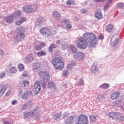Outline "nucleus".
<instances>
[{
  "instance_id": "obj_32",
  "label": "nucleus",
  "mask_w": 124,
  "mask_h": 124,
  "mask_svg": "<svg viewBox=\"0 0 124 124\" xmlns=\"http://www.w3.org/2000/svg\"><path fill=\"white\" fill-rule=\"evenodd\" d=\"M18 68L19 71H23L25 68L24 67V65L23 64H19L18 65Z\"/></svg>"
},
{
  "instance_id": "obj_61",
  "label": "nucleus",
  "mask_w": 124,
  "mask_h": 124,
  "mask_svg": "<svg viewBox=\"0 0 124 124\" xmlns=\"http://www.w3.org/2000/svg\"><path fill=\"white\" fill-rule=\"evenodd\" d=\"M23 76L24 77H27V76H28V74H25V73H23Z\"/></svg>"
},
{
  "instance_id": "obj_59",
  "label": "nucleus",
  "mask_w": 124,
  "mask_h": 124,
  "mask_svg": "<svg viewBox=\"0 0 124 124\" xmlns=\"http://www.w3.org/2000/svg\"><path fill=\"white\" fill-rule=\"evenodd\" d=\"M94 1H95V2H98V1H101V2H103L104 1V0H94Z\"/></svg>"
},
{
  "instance_id": "obj_63",
  "label": "nucleus",
  "mask_w": 124,
  "mask_h": 124,
  "mask_svg": "<svg viewBox=\"0 0 124 124\" xmlns=\"http://www.w3.org/2000/svg\"><path fill=\"white\" fill-rule=\"evenodd\" d=\"M22 93H23V91H20V94H22Z\"/></svg>"
},
{
  "instance_id": "obj_10",
  "label": "nucleus",
  "mask_w": 124,
  "mask_h": 124,
  "mask_svg": "<svg viewBox=\"0 0 124 124\" xmlns=\"http://www.w3.org/2000/svg\"><path fill=\"white\" fill-rule=\"evenodd\" d=\"M4 20L5 22H6V23L11 24V23H13V20H14V16L12 15H9L8 16L5 17L4 18Z\"/></svg>"
},
{
  "instance_id": "obj_25",
  "label": "nucleus",
  "mask_w": 124,
  "mask_h": 124,
  "mask_svg": "<svg viewBox=\"0 0 124 124\" xmlns=\"http://www.w3.org/2000/svg\"><path fill=\"white\" fill-rule=\"evenodd\" d=\"M118 41V39H116L114 41V37H112L111 40V44L112 46H116L117 45V42Z\"/></svg>"
},
{
  "instance_id": "obj_24",
  "label": "nucleus",
  "mask_w": 124,
  "mask_h": 124,
  "mask_svg": "<svg viewBox=\"0 0 124 124\" xmlns=\"http://www.w3.org/2000/svg\"><path fill=\"white\" fill-rule=\"evenodd\" d=\"M37 56H38V57H42L43 56H45V55H46V52L44 51L43 50H42L41 51L38 52L36 53Z\"/></svg>"
},
{
  "instance_id": "obj_29",
  "label": "nucleus",
  "mask_w": 124,
  "mask_h": 124,
  "mask_svg": "<svg viewBox=\"0 0 124 124\" xmlns=\"http://www.w3.org/2000/svg\"><path fill=\"white\" fill-rule=\"evenodd\" d=\"M32 115H33V112H29L28 113H26L24 115L25 118H29L30 117H32Z\"/></svg>"
},
{
  "instance_id": "obj_22",
  "label": "nucleus",
  "mask_w": 124,
  "mask_h": 124,
  "mask_svg": "<svg viewBox=\"0 0 124 124\" xmlns=\"http://www.w3.org/2000/svg\"><path fill=\"white\" fill-rule=\"evenodd\" d=\"M56 48H57V45L55 44H51L50 46L49 47V52L52 53V52H53V49H55Z\"/></svg>"
},
{
  "instance_id": "obj_48",
  "label": "nucleus",
  "mask_w": 124,
  "mask_h": 124,
  "mask_svg": "<svg viewBox=\"0 0 124 124\" xmlns=\"http://www.w3.org/2000/svg\"><path fill=\"white\" fill-rule=\"evenodd\" d=\"M10 93H11V90L8 91L5 94L6 96H8L10 95Z\"/></svg>"
},
{
  "instance_id": "obj_18",
  "label": "nucleus",
  "mask_w": 124,
  "mask_h": 124,
  "mask_svg": "<svg viewBox=\"0 0 124 124\" xmlns=\"http://www.w3.org/2000/svg\"><path fill=\"white\" fill-rule=\"evenodd\" d=\"M53 16L56 20H60V18H61V14L57 11H54L53 12Z\"/></svg>"
},
{
  "instance_id": "obj_38",
  "label": "nucleus",
  "mask_w": 124,
  "mask_h": 124,
  "mask_svg": "<svg viewBox=\"0 0 124 124\" xmlns=\"http://www.w3.org/2000/svg\"><path fill=\"white\" fill-rule=\"evenodd\" d=\"M68 74H69V73L68 72V71H67L66 70L63 71V75L64 76L66 77V76H67V75H68Z\"/></svg>"
},
{
  "instance_id": "obj_47",
  "label": "nucleus",
  "mask_w": 124,
  "mask_h": 124,
  "mask_svg": "<svg viewBox=\"0 0 124 124\" xmlns=\"http://www.w3.org/2000/svg\"><path fill=\"white\" fill-rule=\"evenodd\" d=\"M68 117V113H65L63 114V118L66 119Z\"/></svg>"
},
{
  "instance_id": "obj_3",
  "label": "nucleus",
  "mask_w": 124,
  "mask_h": 124,
  "mask_svg": "<svg viewBox=\"0 0 124 124\" xmlns=\"http://www.w3.org/2000/svg\"><path fill=\"white\" fill-rule=\"evenodd\" d=\"M108 115L109 118H111L114 121H116V122H118V123H122L124 121V114L119 111L109 112Z\"/></svg>"
},
{
  "instance_id": "obj_7",
  "label": "nucleus",
  "mask_w": 124,
  "mask_h": 124,
  "mask_svg": "<svg viewBox=\"0 0 124 124\" xmlns=\"http://www.w3.org/2000/svg\"><path fill=\"white\" fill-rule=\"evenodd\" d=\"M33 91L36 94H37L41 91V86H40V84L38 81L36 82L34 85Z\"/></svg>"
},
{
  "instance_id": "obj_5",
  "label": "nucleus",
  "mask_w": 124,
  "mask_h": 124,
  "mask_svg": "<svg viewBox=\"0 0 124 124\" xmlns=\"http://www.w3.org/2000/svg\"><path fill=\"white\" fill-rule=\"evenodd\" d=\"M78 121L77 124H88L89 119L88 116L85 114H80L77 118Z\"/></svg>"
},
{
  "instance_id": "obj_23",
  "label": "nucleus",
  "mask_w": 124,
  "mask_h": 124,
  "mask_svg": "<svg viewBox=\"0 0 124 124\" xmlns=\"http://www.w3.org/2000/svg\"><path fill=\"white\" fill-rule=\"evenodd\" d=\"M34 114L35 118H39L40 117V113L38 109H34L33 112V115Z\"/></svg>"
},
{
  "instance_id": "obj_4",
  "label": "nucleus",
  "mask_w": 124,
  "mask_h": 124,
  "mask_svg": "<svg viewBox=\"0 0 124 124\" xmlns=\"http://www.w3.org/2000/svg\"><path fill=\"white\" fill-rule=\"evenodd\" d=\"M16 31H18V32L15 38L16 40H17V41H22V40H24V39L26 38L25 28L20 26Z\"/></svg>"
},
{
  "instance_id": "obj_62",
  "label": "nucleus",
  "mask_w": 124,
  "mask_h": 124,
  "mask_svg": "<svg viewBox=\"0 0 124 124\" xmlns=\"http://www.w3.org/2000/svg\"><path fill=\"white\" fill-rule=\"evenodd\" d=\"M2 54H3V51L1 50V49H0V55H1Z\"/></svg>"
},
{
  "instance_id": "obj_44",
  "label": "nucleus",
  "mask_w": 124,
  "mask_h": 124,
  "mask_svg": "<svg viewBox=\"0 0 124 124\" xmlns=\"http://www.w3.org/2000/svg\"><path fill=\"white\" fill-rule=\"evenodd\" d=\"M40 45H41L40 46H41V47H42V48H43L46 46V44H45V43L43 42H41Z\"/></svg>"
},
{
  "instance_id": "obj_41",
  "label": "nucleus",
  "mask_w": 124,
  "mask_h": 124,
  "mask_svg": "<svg viewBox=\"0 0 124 124\" xmlns=\"http://www.w3.org/2000/svg\"><path fill=\"white\" fill-rule=\"evenodd\" d=\"M117 7H124V4L123 3H119L117 4Z\"/></svg>"
},
{
  "instance_id": "obj_35",
  "label": "nucleus",
  "mask_w": 124,
  "mask_h": 124,
  "mask_svg": "<svg viewBox=\"0 0 124 124\" xmlns=\"http://www.w3.org/2000/svg\"><path fill=\"white\" fill-rule=\"evenodd\" d=\"M10 71L12 73H16L17 72V69L15 67H12L10 69Z\"/></svg>"
},
{
  "instance_id": "obj_15",
  "label": "nucleus",
  "mask_w": 124,
  "mask_h": 124,
  "mask_svg": "<svg viewBox=\"0 0 124 124\" xmlns=\"http://www.w3.org/2000/svg\"><path fill=\"white\" fill-rule=\"evenodd\" d=\"M74 119H75V115L71 116L69 119H66V120L65 121V124H72L73 121H74Z\"/></svg>"
},
{
  "instance_id": "obj_17",
  "label": "nucleus",
  "mask_w": 124,
  "mask_h": 124,
  "mask_svg": "<svg viewBox=\"0 0 124 124\" xmlns=\"http://www.w3.org/2000/svg\"><path fill=\"white\" fill-rule=\"evenodd\" d=\"M31 94V92L29 91H27L21 96L22 99H27L30 95Z\"/></svg>"
},
{
  "instance_id": "obj_46",
  "label": "nucleus",
  "mask_w": 124,
  "mask_h": 124,
  "mask_svg": "<svg viewBox=\"0 0 124 124\" xmlns=\"http://www.w3.org/2000/svg\"><path fill=\"white\" fill-rule=\"evenodd\" d=\"M23 24L21 20L17 21L16 22V24L17 25V26H20V25H22Z\"/></svg>"
},
{
  "instance_id": "obj_13",
  "label": "nucleus",
  "mask_w": 124,
  "mask_h": 124,
  "mask_svg": "<svg viewBox=\"0 0 124 124\" xmlns=\"http://www.w3.org/2000/svg\"><path fill=\"white\" fill-rule=\"evenodd\" d=\"M120 94H121L120 92H116L115 93H113L110 95V98L112 99V100L118 99V98L120 97Z\"/></svg>"
},
{
  "instance_id": "obj_26",
  "label": "nucleus",
  "mask_w": 124,
  "mask_h": 124,
  "mask_svg": "<svg viewBox=\"0 0 124 124\" xmlns=\"http://www.w3.org/2000/svg\"><path fill=\"white\" fill-rule=\"evenodd\" d=\"M109 85L108 84L104 83L100 86V89H104L105 90H106L107 89H108V88H109Z\"/></svg>"
},
{
  "instance_id": "obj_28",
  "label": "nucleus",
  "mask_w": 124,
  "mask_h": 124,
  "mask_svg": "<svg viewBox=\"0 0 124 124\" xmlns=\"http://www.w3.org/2000/svg\"><path fill=\"white\" fill-rule=\"evenodd\" d=\"M62 116V112H59L54 116V120H58V119H60L61 118V116Z\"/></svg>"
},
{
  "instance_id": "obj_43",
  "label": "nucleus",
  "mask_w": 124,
  "mask_h": 124,
  "mask_svg": "<svg viewBox=\"0 0 124 124\" xmlns=\"http://www.w3.org/2000/svg\"><path fill=\"white\" fill-rule=\"evenodd\" d=\"M102 98H103L102 95H97V100H99V101H100L102 99Z\"/></svg>"
},
{
  "instance_id": "obj_53",
  "label": "nucleus",
  "mask_w": 124,
  "mask_h": 124,
  "mask_svg": "<svg viewBox=\"0 0 124 124\" xmlns=\"http://www.w3.org/2000/svg\"><path fill=\"white\" fill-rule=\"evenodd\" d=\"M16 103H17V100H13L12 102V105H15V104H16Z\"/></svg>"
},
{
  "instance_id": "obj_56",
  "label": "nucleus",
  "mask_w": 124,
  "mask_h": 124,
  "mask_svg": "<svg viewBox=\"0 0 124 124\" xmlns=\"http://www.w3.org/2000/svg\"><path fill=\"white\" fill-rule=\"evenodd\" d=\"M66 27L68 29H71L72 26L70 24H68Z\"/></svg>"
},
{
  "instance_id": "obj_60",
  "label": "nucleus",
  "mask_w": 124,
  "mask_h": 124,
  "mask_svg": "<svg viewBox=\"0 0 124 124\" xmlns=\"http://www.w3.org/2000/svg\"><path fill=\"white\" fill-rule=\"evenodd\" d=\"M56 44L59 45L61 44V40H58L56 42Z\"/></svg>"
},
{
  "instance_id": "obj_37",
  "label": "nucleus",
  "mask_w": 124,
  "mask_h": 124,
  "mask_svg": "<svg viewBox=\"0 0 124 124\" xmlns=\"http://www.w3.org/2000/svg\"><path fill=\"white\" fill-rule=\"evenodd\" d=\"M41 49H42V47H41V46L38 45L35 46V50L36 51H40Z\"/></svg>"
},
{
  "instance_id": "obj_42",
  "label": "nucleus",
  "mask_w": 124,
  "mask_h": 124,
  "mask_svg": "<svg viewBox=\"0 0 124 124\" xmlns=\"http://www.w3.org/2000/svg\"><path fill=\"white\" fill-rule=\"evenodd\" d=\"M84 85V81L82 79H80L78 82V86H83Z\"/></svg>"
},
{
  "instance_id": "obj_9",
  "label": "nucleus",
  "mask_w": 124,
  "mask_h": 124,
  "mask_svg": "<svg viewBox=\"0 0 124 124\" xmlns=\"http://www.w3.org/2000/svg\"><path fill=\"white\" fill-rule=\"evenodd\" d=\"M7 90V85L1 84L0 85V96H2Z\"/></svg>"
},
{
  "instance_id": "obj_6",
  "label": "nucleus",
  "mask_w": 124,
  "mask_h": 124,
  "mask_svg": "<svg viewBox=\"0 0 124 124\" xmlns=\"http://www.w3.org/2000/svg\"><path fill=\"white\" fill-rule=\"evenodd\" d=\"M38 75L39 76L43 78V80L45 81H49L50 79V74L48 72L46 71H40Z\"/></svg>"
},
{
  "instance_id": "obj_36",
  "label": "nucleus",
  "mask_w": 124,
  "mask_h": 124,
  "mask_svg": "<svg viewBox=\"0 0 124 124\" xmlns=\"http://www.w3.org/2000/svg\"><path fill=\"white\" fill-rule=\"evenodd\" d=\"M21 11L18 10L17 12L15 14L14 16L15 17H17L18 16H21Z\"/></svg>"
},
{
  "instance_id": "obj_31",
  "label": "nucleus",
  "mask_w": 124,
  "mask_h": 124,
  "mask_svg": "<svg viewBox=\"0 0 124 124\" xmlns=\"http://www.w3.org/2000/svg\"><path fill=\"white\" fill-rule=\"evenodd\" d=\"M90 121L92 123H93L96 121V117H95L94 115H91L89 117Z\"/></svg>"
},
{
  "instance_id": "obj_20",
  "label": "nucleus",
  "mask_w": 124,
  "mask_h": 124,
  "mask_svg": "<svg viewBox=\"0 0 124 124\" xmlns=\"http://www.w3.org/2000/svg\"><path fill=\"white\" fill-rule=\"evenodd\" d=\"M114 30H115L114 26L111 24H109L107 26V31H108V32H112Z\"/></svg>"
},
{
  "instance_id": "obj_54",
  "label": "nucleus",
  "mask_w": 124,
  "mask_h": 124,
  "mask_svg": "<svg viewBox=\"0 0 124 124\" xmlns=\"http://www.w3.org/2000/svg\"><path fill=\"white\" fill-rule=\"evenodd\" d=\"M3 124H13L11 122H10L9 121H4Z\"/></svg>"
},
{
  "instance_id": "obj_2",
  "label": "nucleus",
  "mask_w": 124,
  "mask_h": 124,
  "mask_svg": "<svg viewBox=\"0 0 124 124\" xmlns=\"http://www.w3.org/2000/svg\"><path fill=\"white\" fill-rule=\"evenodd\" d=\"M52 64L56 69L62 70L64 67V62L62 57H55L52 61Z\"/></svg>"
},
{
  "instance_id": "obj_21",
  "label": "nucleus",
  "mask_w": 124,
  "mask_h": 124,
  "mask_svg": "<svg viewBox=\"0 0 124 124\" xmlns=\"http://www.w3.org/2000/svg\"><path fill=\"white\" fill-rule=\"evenodd\" d=\"M45 21V19L42 17H39L37 20V23L39 26H40V25H41V24H42V23L44 22Z\"/></svg>"
},
{
  "instance_id": "obj_45",
  "label": "nucleus",
  "mask_w": 124,
  "mask_h": 124,
  "mask_svg": "<svg viewBox=\"0 0 124 124\" xmlns=\"http://www.w3.org/2000/svg\"><path fill=\"white\" fill-rule=\"evenodd\" d=\"M5 76V73H1L0 74V79H2V78H3Z\"/></svg>"
},
{
  "instance_id": "obj_33",
  "label": "nucleus",
  "mask_w": 124,
  "mask_h": 124,
  "mask_svg": "<svg viewBox=\"0 0 124 124\" xmlns=\"http://www.w3.org/2000/svg\"><path fill=\"white\" fill-rule=\"evenodd\" d=\"M71 49L73 53H76V52H77V48L74 45L71 46Z\"/></svg>"
},
{
  "instance_id": "obj_49",
  "label": "nucleus",
  "mask_w": 124,
  "mask_h": 124,
  "mask_svg": "<svg viewBox=\"0 0 124 124\" xmlns=\"http://www.w3.org/2000/svg\"><path fill=\"white\" fill-rule=\"evenodd\" d=\"M109 8V4H107L106 5H105L104 7V9L105 10H106V9H107V8Z\"/></svg>"
},
{
  "instance_id": "obj_1",
  "label": "nucleus",
  "mask_w": 124,
  "mask_h": 124,
  "mask_svg": "<svg viewBox=\"0 0 124 124\" xmlns=\"http://www.w3.org/2000/svg\"><path fill=\"white\" fill-rule=\"evenodd\" d=\"M83 37H80L78 40V47L80 49H86L88 47V44L90 47H95L99 41L95 34L86 32L83 34Z\"/></svg>"
},
{
  "instance_id": "obj_16",
  "label": "nucleus",
  "mask_w": 124,
  "mask_h": 124,
  "mask_svg": "<svg viewBox=\"0 0 124 124\" xmlns=\"http://www.w3.org/2000/svg\"><path fill=\"white\" fill-rule=\"evenodd\" d=\"M23 10L25 12H27V13H31L32 11V9L31 6H25L23 7Z\"/></svg>"
},
{
  "instance_id": "obj_52",
  "label": "nucleus",
  "mask_w": 124,
  "mask_h": 124,
  "mask_svg": "<svg viewBox=\"0 0 124 124\" xmlns=\"http://www.w3.org/2000/svg\"><path fill=\"white\" fill-rule=\"evenodd\" d=\"M62 46H63L64 47H66V46H67V43L66 42H64L62 44Z\"/></svg>"
},
{
  "instance_id": "obj_8",
  "label": "nucleus",
  "mask_w": 124,
  "mask_h": 124,
  "mask_svg": "<svg viewBox=\"0 0 124 124\" xmlns=\"http://www.w3.org/2000/svg\"><path fill=\"white\" fill-rule=\"evenodd\" d=\"M84 53L82 52H78L77 53L74 55V58L75 60H81L84 58Z\"/></svg>"
},
{
  "instance_id": "obj_40",
  "label": "nucleus",
  "mask_w": 124,
  "mask_h": 124,
  "mask_svg": "<svg viewBox=\"0 0 124 124\" xmlns=\"http://www.w3.org/2000/svg\"><path fill=\"white\" fill-rule=\"evenodd\" d=\"M20 21L21 22V23H24V22H26V21H27V18H26L25 17H22L20 19Z\"/></svg>"
},
{
  "instance_id": "obj_51",
  "label": "nucleus",
  "mask_w": 124,
  "mask_h": 124,
  "mask_svg": "<svg viewBox=\"0 0 124 124\" xmlns=\"http://www.w3.org/2000/svg\"><path fill=\"white\" fill-rule=\"evenodd\" d=\"M63 23H64V24H68L69 20L68 19H65L63 20Z\"/></svg>"
},
{
  "instance_id": "obj_19",
  "label": "nucleus",
  "mask_w": 124,
  "mask_h": 124,
  "mask_svg": "<svg viewBox=\"0 0 124 124\" xmlns=\"http://www.w3.org/2000/svg\"><path fill=\"white\" fill-rule=\"evenodd\" d=\"M91 71L94 74H96L98 72V68L95 65L93 64L91 67Z\"/></svg>"
},
{
  "instance_id": "obj_57",
  "label": "nucleus",
  "mask_w": 124,
  "mask_h": 124,
  "mask_svg": "<svg viewBox=\"0 0 124 124\" xmlns=\"http://www.w3.org/2000/svg\"><path fill=\"white\" fill-rule=\"evenodd\" d=\"M67 4H68V5H70L72 4V3H71V2L70 1L68 0V1H67Z\"/></svg>"
},
{
  "instance_id": "obj_34",
  "label": "nucleus",
  "mask_w": 124,
  "mask_h": 124,
  "mask_svg": "<svg viewBox=\"0 0 124 124\" xmlns=\"http://www.w3.org/2000/svg\"><path fill=\"white\" fill-rule=\"evenodd\" d=\"M29 81L25 80L23 81V84L25 89H28V87H29Z\"/></svg>"
},
{
  "instance_id": "obj_27",
  "label": "nucleus",
  "mask_w": 124,
  "mask_h": 124,
  "mask_svg": "<svg viewBox=\"0 0 124 124\" xmlns=\"http://www.w3.org/2000/svg\"><path fill=\"white\" fill-rule=\"evenodd\" d=\"M113 104L115 106L119 107V106H121L122 105V101L120 100H117L113 103Z\"/></svg>"
},
{
  "instance_id": "obj_30",
  "label": "nucleus",
  "mask_w": 124,
  "mask_h": 124,
  "mask_svg": "<svg viewBox=\"0 0 124 124\" xmlns=\"http://www.w3.org/2000/svg\"><path fill=\"white\" fill-rule=\"evenodd\" d=\"M48 85V86L50 88V89H53L56 87V85L53 81L49 82Z\"/></svg>"
},
{
  "instance_id": "obj_39",
  "label": "nucleus",
  "mask_w": 124,
  "mask_h": 124,
  "mask_svg": "<svg viewBox=\"0 0 124 124\" xmlns=\"http://www.w3.org/2000/svg\"><path fill=\"white\" fill-rule=\"evenodd\" d=\"M98 39H100V40H102L104 39V36L103 35L100 34L98 35Z\"/></svg>"
},
{
  "instance_id": "obj_12",
  "label": "nucleus",
  "mask_w": 124,
  "mask_h": 124,
  "mask_svg": "<svg viewBox=\"0 0 124 124\" xmlns=\"http://www.w3.org/2000/svg\"><path fill=\"white\" fill-rule=\"evenodd\" d=\"M40 32L42 35H46L49 32V29L46 27H43L40 30Z\"/></svg>"
},
{
  "instance_id": "obj_14",
  "label": "nucleus",
  "mask_w": 124,
  "mask_h": 124,
  "mask_svg": "<svg viewBox=\"0 0 124 124\" xmlns=\"http://www.w3.org/2000/svg\"><path fill=\"white\" fill-rule=\"evenodd\" d=\"M95 17L97 19H102L103 16L101 14V11L97 10L95 11Z\"/></svg>"
},
{
  "instance_id": "obj_55",
  "label": "nucleus",
  "mask_w": 124,
  "mask_h": 124,
  "mask_svg": "<svg viewBox=\"0 0 124 124\" xmlns=\"http://www.w3.org/2000/svg\"><path fill=\"white\" fill-rule=\"evenodd\" d=\"M27 104H24L22 106V109H26L27 108Z\"/></svg>"
},
{
  "instance_id": "obj_50",
  "label": "nucleus",
  "mask_w": 124,
  "mask_h": 124,
  "mask_svg": "<svg viewBox=\"0 0 124 124\" xmlns=\"http://www.w3.org/2000/svg\"><path fill=\"white\" fill-rule=\"evenodd\" d=\"M81 12L82 14H85L86 12H87V10H86V9H82L81 10Z\"/></svg>"
},
{
  "instance_id": "obj_58",
  "label": "nucleus",
  "mask_w": 124,
  "mask_h": 124,
  "mask_svg": "<svg viewBox=\"0 0 124 124\" xmlns=\"http://www.w3.org/2000/svg\"><path fill=\"white\" fill-rule=\"evenodd\" d=\"M112 1H113V0H108V5L109 4H111V3H112Z\"/></svg>"
},
{
  "instance_id": "obj_11",
  "label": "nucleus",
  "mask_w": 124,
  "mask_h": 124,
  "mask_svg": "<svg viewBox=\"0 0 124 124\" xmlns=\"http://www.w3.org/2000/svg\"><path fill=\"white\" fill-rule=\"evenodd\" d=\"M43 65H44V63L42 62L40 63H34L33 64L32 69H33V70H36V69L42 67Z\"/></svg>"
}]
</instances>
